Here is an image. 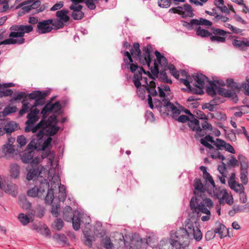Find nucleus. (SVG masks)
I'll return each instance as SVG.
<instances>
[{
  "instance_id": "nucleus-43",
  "label": "nucleus",
  "mask_w": 249,
  "mask_h": 249,
  "mask_svg": "<svg viewBox=\"0 0 249 249\" xmlns=\"http://www.w3.org/2000/svg\"><path fill=\"white\" fill-rule=\"evenodd\" d=\"M232 44L234 46L240 49L243 50L245 47L247 46L249 47V40L245 41L234 39L232 41Z\"/></svg>"
},
{
  "instance_id": "nucleus-9",
  "label": "nucleus",
  "mask_w": 249,
  "mask_h": 249,
  "mask_svg": "<svg viewBox=\"0 0 249 249\" xmlns=\"http://www.w3.org/2000/svg\"><path fill=\"white\" fill-rule=\"evenodd\" d=\"M211 190H208V194L212 197L218 199L219 204L224 205L225 203L229 205L233 203V198L231 195L229 194L226 190L219 187H214L211 185Z\"/></svg>"
},
{
  "instance_id": "nucleus-53",
  "label": "nucleus",
  "mask_w": 249,
  "mask_h": 249,
  "mask_svg": "<svg viewBox=\"0 0 249 249\" xmlns=\"http://www.w3.org/2000/svg\"><path fill=\"white\" fill-rule=\"evenodd\" d=\"M166 69H164L163 70H161L160 72H159L160 78L164 82L167 83H171L172 81L170 78H168L167 74L165 72Z\"/></svg>"
},
{
  "instance_id": "nucleus-54",
  "label": "nucleus",
  "mask_w": 249,
  "mask_h": 249,
  "mask_svg": "<svg viewBox=\"0 0 249 249\" xmlns=\"http://www.w3.org/2000/svg\"><path fill=\"white\" fill-rule=\"evenodd\" d=\"M166 69L169 70L171 74L173 75L176 78H178L179 74L178 71L176 70L174 65L173 64H169L166 67Z\"/></svg>"
},
{
  "instance_id": "nucleus-60",
  "label": "nucleus",
  "mask_w": 249,
  "mask_h": 249,
  "mask_svg": "<svg viewBox=\"0 0 249 249\" xmlns=\"http://www.w3.org/2000/svg\"><path fill=\"white\" fill-rule=\"evenodd\" d=\"M158 4L160 7L166 8L170 6L171 1L170 0H159Z\"/></svg>"
},
{
  "instance_id": "nucleus-45",
  "label": "nucleus",
  "mask_w": 249,
  "mask_h": 249,
  "mask_svg": "<svg viewBox=\"0 0 249 249\" xmlns=\"http://www.w3.org/2000/svg\"><path fill=\"white\" fill-rule=\"evenodd\" d=\"M35 107H36L33 106V105H31L29 103H23L22 106V108L19 112V114L20 115H22L29 111H31V110L33 109V108Z\"/></svg>"
},
{
  "instance_id": "nucleus-51",
  "label": "nucleus",
  "mask_w": 249,
  "mask_h": 249,
  "mask_svg": "<svg viewBox=\"0 0 249 249\" xmlns=\"http://www.w3.org/2000/svg\"><path fill=\"white\" fill-rule=\"evenodd\" d=\"M53 238L55 239L58 242L62 243L63 244H66L67 243V238L66 236L62 233H55Z\"/></svg>"
},
{
  "instance_id": "nucleus-30",
  "label": "nucleus",
  "mask_w": 249,
  "mask_h": 249,
  "mask_svg": "<svg viewBox=\"0 0 249 249\" xmlns=\"http://www.w3.org/2000/svg\"><path fill=\"white\" fill-rule=\"evenodd\" d=\"M194 79L196 81L195 86L200 89L204 88L205 82L208 80L207 77L201 73L195 75Z\"/></svg>"
},
{
  "instance_id": "nucleus-7",
  "label": "nucleus",
  "mask_w": 249,
  "mask_h": 249,
  "mask_svg": "<svg viewBox=\"0 0 249 249\" xmlns=\"http://www.w3.org/2000/svg\"><path fill=\"white\" fill-rule=\"evenodd\" d=\"M58 122L55 114L51 115L47 119L45 118L44 123L41 126L36 137L38 138V139H42L44 136L46 128H47L46 132L48 135L51 136H54L60 129V127L57 126Z\"/></svg>"
},
{
  "instance_id": "nucleus-1",
  "label": "nucleus",
  "mask_w": 249,
  "mask_h": 249,
  "mask_svg": "<svg viewBox=\"0 0 249 249\" xmlns=\"http://www.w3.org/2000/svg\"><path fill=\"white\" fill-rule=\"evenodd\" d=\"M126 68L134 73L133 82L137 89L138 96L141 99H144L147 90L148 93V103L149 107L153 109L154 105L151 96H155L158 94L156 89V85L154 81L158 77L159 73L156 64L153 68H151V72L145 71L142 67H139L137 63L126 64Z\"/></svg>"
},
{
  "instance_id": "nucleus-24",
  "label": "nucleus",
  "mask_w": 249,
  "mask_h": 249,
  "mask_svg": "<svg viewBox=\"0 0 249 249\" xmlns=\"http://www.w3.org/2000/svg\"><path fill=\"white\" fill-rule=\"evenodd\" d=\"M198 130H192L193 131L196 132V135L199 136V137H202L204 136L206 134L205 130L208 129L210 130H212L213 129V126L210 123H208L206 120L203 121V123L201 124V127H200V123L198 121Z\"/></svg>"
},
{
  "instance_id": "nucleus-42",
  "label": "nucleus",
  "mask_w": 249,
  "mask_h": 249,
  "mask_svg": "<svg viewBox=\"0 0 249 249\" xmlns=\"http://www.w3.org/2000/svg\"><path fill=\"white\" fill-rule=\"evenodd\" d=\"M72 209L70 206L65 207L63 210V216L65 221H69L72 220Z\"/></svg>"
},
{
  "instance_id": "nucleus-11",
  "label": "nucleus",
  "mask_w": 249,
  "mask_h": 249,
  "mask_svg": "<svg viewBox=\"0 0 249 249\" xmlns=\"http://www.w3.org/2000/svg\"><path fill=\"white\" fill-rule=\"evenodd\" d=\"M215 82V81L213 83H210V85L207 88V92L209 95L214 96L218 94L225 97L232 98L235 100H238L237 96L234 92L231 90L226 89L217 86Z\"/></svg>"
},
{
  "instance_id": "nucleus-63",
  "label": "nucleus",
  "mask_w": 249,
  "mask_h": 249,
  "mask_svg": "<svg viewBox=\"0 0 249 249\" xmlns=\"http://www.w3.org/2000/svg\"><path fill=\"white\" fill-rule=\"evenodd\" d=\"M27 95L24 92H18L14 95L13 100H19L25 98Z\"/></svg>"
},
{
  "instance_id": "nucleus-47",
  "label": "nucleus",
  "mask_w": 249,
  "mask_h": 249,
  "mask_svg": "<svg viewBox=\"0 0 249 249\" xmlns=\"http://www.w3.org/2000/svg\"><path fill=\"white\" fill-rule=\"evenodd\" d=\"M2 152L6 154H13L15 152L14 146L12 144L6 143L2 147Z\"/></svg>"
},
{
  "instance_id": "nucleus-16",
  "label": "nucleus",
  "mask_w": 249,
  "mask_h": 249,
  "mask_svg": "<svg viewBox=\"0 0 249 249\" xmlns=\"http://www.w3.org/2000/svg\"><path fill=\"white\" fill-rule=\"evenodd\" d=\"M90 222L91 219L89 216L79 211L76 213V214H74L72 217V226L75 231L80 229L81 223L90 227Z\"/></svg>"
},
{
  "instance_id": "nucleus-13",
  "label": "nucleus",
  "mask_w": 249,
  "mask_h": 249,
  "mask_svg": "<svg viewBox=\"0 0 249 249\" xmlns=\"http://www.w3.org/2000/svg\"><path fill=\"white\" fill-rule=\"evenodd\" d=\"M48 183L49 187L47 188L48 192L45 197V202L46 204H50L54 198L53 191L60 183V176L58 174L54 173L51 178H49Z\"/></svg>"
},
{
  "instance_id": "nucleus-64",
  "label": "nucleus",
  "mask_w": 249,
  "mask_h": 249,
  "mask_svg": "<svg viewBox=\"0 0 249 249\" xmlns=\"http://www.w3.org/2000/svg\"><path fill=\"white\" fill-rule=\"evenodd\" d=\"M229 18L227 17L223 16L220 15H216L214 16L213 20L215 22H217L219 20H221L223 22H226L229 20Z\"/></svg>"
},
{
  "instance_id": "nucleus-39",
  "label": "nucleus",
  "mask_w": 249,
  "mask_h": 249,
  "mask_svg": "<svg viewBox=\"0 0 249 249\" xmlns=\"http://www.w3.org/2000/svg\"><path fill=\"white\" fill-rule=\"evenodd\" d=\"M10 172L11 176L13 178L18 177L20 173V167L17 164H13L10 165Z\"/></svg>"
},
{
  "instance_id": "nucleus-5",
  "label": "nucleus",
  "mask_w": 249,
  "mask_h": 249,
  "mask_svg": "<svg viewBox=\"0 0 249 249\" xmlns=\"http://www.w3.org/2000/svg\"><path fill=\"white\" fill-rule=\"evenodd\" d=\"M213 145L209 149H206L207 156L213 159L221 161L225 160V157L222 153L223 150L232 154L235 153V150L231 145L220 139L216 138L213 142Z\"/></svg>"
},
{
  "instance_id": "nucleus-28",
  "label": "nucleus",
  "mask_w": 249,
  "mask_h": 249,
  "mask_svg": "<svg viewBox=\"0 0 249 249\" xmlns=\"http://www.w3.org/2000/svg\"><path fill=\"white\" fill-rule=\"evenodd\" d=\"M83 6L79 5L76 7H74L73 6H70L69 8L72 10L71 14L72 18L75 20H80L84 18V13L82 11Z\"/></svg>"
},
{
  "instance_id": "nucleus-38",
  "label": "nucleus",
  "mask_w": 249,
  "mask_h": 249,
  "mask_svg": "<svg viewBox=\"0 0 249 249\" xmlns=\"http://www.w3.org/2000/svg\"><path fill=\"white\" fill-rule=\"evenodd\" d=\"M57 188L58 189L59 195L58 199L60 201H64L67 196L66 194V187L64 185H61L60 183L57 186Z\"/></svg>"
},
{
  "instance_id": "nucleus-44",
  "label": "nucleus",
  "mask_w": 249,
  "mask_h": 249,
  "mask_svg": "<svg viewBox=\"0 0 249 249\" xmlns=\"http://www.w3.org/2000/svg\"><path fill=\"white\" fill-rule=\"evenodd\" d=\"M19 204L24 209L28 210L30 209L31 204L29 202L25 196H19Z\"/></svg>"
},
{
  "instance_id": "nucleus-23",
  "label": "nucleus",
  "mask_w": 249,
  "mask_h": 249,
  "mask_svg": "<svg viewBox=\"0 0 249 249\" xmlns=\"http://www.w3.org/2000/svg\"><path fill=\"white\" fill-rule=\"evenodd\" d=\"M212 33L214 36H211L210 39L213 42H224L227 36L226 32L221 29L213 28Z\"/></svg>"
},
{
  "instance_id": "nucleus-31",
  "label": "nucleus",
  "mask_w": 249,
  "mask_h": 249,
  "mask_svg": "<svg viewBox=\"0 0 249 249\" xmlns=\"http://www.w3.org/2000/svg\"><path fill=\"white\" fill-rule=\"evenodd\" d=\"M217 170L220 174L218 175V178L222 184H225L226 178L227 176V171L226 164L224 162H222L221 165L218 166Z\"/></svg>"
},
{
  "instance_id": "nucleus-8",
  "label": "nucleus",
  "mask_w": 249,
  "mask_h": 249,
  "mask_svg": "<svg viewBox=\"0 0 249 249\" xmlns=\"http://www.w3.org/2000/svg\"><path fill=\"white\" fill-rule=\"evenodd\" d=\"M39 110L36 108L31 110L27 116V120L25 123V131L26 132H32L34 133H37L41 126L43 124L45 116H43V119L36 125L35 123L39 120L38 114Z\"/></svg>"
},
{
  "instance_id": "nucleus-41",
  "label": "nucleus",
  "mask_w": 249,
  "mask_h": 249,
  "mask_svg": "<svg viewBox=\"0 0 249 249\" xmlns=\"http://www.w3.org/2000/svg\"><path fill=\"white\" fill-rule=\"evenodd\" d=\"M213 137L210 135H206L204 138L200 139V142L202 144L207 147V149H209L213 145L209 144V142H212L213 144Z\"/></svg>"
},
{
  "instance_id": "nucleus-59",
  "label": "nucleus",
  "mask_w": 249,
  "mask_h": 249,
  "mask_svg": "<svg viewBox=\"0 0 249 249\" xmlns=\"http://www.w3.org/2000/svg\"><path fill=\"white\" fill-rule=\"evenodd\" d=\"M197 23L196 25H205L206 26H210L212 25V22L209 20L203 18H200L197 19Z\"/></svg>"
},
{
  "instance_id": "nucleus-61",
  "label": "nucleus",
  "mask_w": 249,
  "mask_h": 249,
  "mask_svg": "<svg viewBox=\"0 0 249 249\" xmlns=\"http://www.w3.org/2000/svg\"><path fill=\"white\" fill-rule=\"evenodd\" d=\"M17 142L21 147L26 145L27 143V140L23 135H20L18 136L17 138Z\"/></svg>"
},
{
  "instance_id": "nucleus-35",
  "label": "nucleus",
  "mask_w": 249,
  "mask_h": 249,
  "mask_svg": "<svg viewBox=\"0 0 249 249\" xmlns=\"http://www.w3.org/2000/svg\"><path fill=\"white\" fill-rule=\"evenodd\" d=\"M200 169L203 172V176L205 182H209L211 185L214 187V181L211 175L207 171V167L204 166L200 167Z\"/></svg>"
},
{
  "instance_id": "nucleus-34",
  "label": "nucleus",
  "mask_w": 249,
  "mask_h": 249,
  "mask_svg": "<svg viewBox=\"0 0 249 249\" xmlns=\"http://www.w3.org/2000/svg\"><path fill=\"white\" fill-rule=\"evenodd\" d=\"M214 231L215 233H218L221 239L227 236V229L226 226L222 224L219 223L216 227L214 228Z\"/></svg>"
},
{
  "instance_id": "nucleus-17",
  "label": "nucleus",
  "mask_w": 249,
  "mask_h": 249,
  "mask_svg": "<svg viewBox=\"0 0 249 249\" xmlns=\"http://www.w3.org/2000/svg\"><path fill=\"white\" fill-rule=\"evenodd\" d=\"M169 12L179 14L182 18H193L195 14L194 10L189 4H185L182 6H178L170 9Z\"/></svg>"
},
{
  "instance_id": "nucleus-58",
  "label": "nucleus",
  "mask_w": 249,
  "mask_h": 249,
  "mask_svg": "<svg viewBox=\"0 0 249 249\" xmlns=\"http://www.w3.org/2000/svg\"><path fill=\"white\" fill-rule=\"evenodd\" d=\"M64 226V223L61 218H57L54 222L53 228L57 231H60Z\"/></svg>"
},
{
  "instance_id": "nucleus-4",
  "label": "nucleus",
  "mask_w": 249,
  "mask_h": 249,
  "mask_svg": "<svg viewBox=\"0 0 249 249\" xmlns=\"http://www.w3.org/2000/svg\"><path fill=\"white\" fill-rule=\"evenodd\" d=\"M152 49L150 45H147L144 47L142 51L143 53L142 55L141 54V50L140 49V45L138 43H134L133 48L130 50V53L128 51H122V53L125 56H127V58H124V61L126 67V64H131L133 63V59L139 60L140 63L143 65H147L148 68L150 67L151 63V58L150 57V52Z\"/></svg>"
},
{
  "instance_id": "nucleus-56",
  "label": "nucleus",
  "mask_w": 249,
  "mask_h": 249,
  "mask_svg": "<svg viewBox=\"0 0 249 249\" xmlns=\"http://www.w3.org/2000/svg\"><path fill=\"white\" fill-rule=\"evenodd\" d=\"M103 230L102 224L100 222H97L94 226V233L98 236L101 235V231Z\"/></svg>"
},
{
  "instance_id": "nucleus-62",
  "label": "nucleus",
  "mask_w": 249,
  "mask_h": 249,
  "mask_svg": "<svg viewBox=\"0 0 249 249\" xmlns=\"http://www.w3.org/2000/svg\"><path fill=\"white\" fill-rule=\"evenodd\" d=\"M241 87L245 94L249 96V79L247 80L246 82L242 83Z\"/></svg>"
},
{
  "instance_id": "nucleus-12",
  "label": "nucleus",
  "mask_w": 249,
  "mask_h": 249,
  "mask_svg": "<svg viewBox=\"0 0 249 249\" xmlns=\"http://www.w3.org/2000/svg\"><path fill=\"white\" fill-rule=\"evenodd\" d=\"M53 171L43 166H38L37 168L33 167L28 171L26 178L28 180H31L38 176L41 178H45L47 176L48 179L49 180V178H51L53 177L52 174H54Z\"/></svg>"
},
{
  "instance_id": "nucleus-46",
  "label": "nucleus",
  "mask_w": 249,
  "mask_h": 249,
  "mask_svg": "<svg viewBox=\"0 0 249 249\" xmlns=\"http://www.w3.org/2000/svg\"><path fill=\"white\" fill-rule=\"evenodd\" d=\"M229 185L231 189L234 190L237 193H239L245 190L243 184L237 182L229 184Z\"/></svg>"
},
{
  "instance_id": "nucleus-21",
  "label": "nucleus",
  "mask_w": 249,
  "mask_h": 249,
  "mask_svg": "<svg viewBox=\"0 0 249 249\" xmlns=\"http://www.w3.org/2000/svg\"><path fill=\"white\" fill-rule=\"evenodd\" d=\"M34 152L33 151H27L21 155L22 161L24 163H31L32 166L37 165L39 163V159L37 157L34 158Z\"/></svg>"
},
{
  "instance_id": "nucleus-33",
  "label": "nucleus",
  "mask_w": 249,
  "mask_h": 249,
  "mask_svg": "<svg viewBox=\"0 0 249 249\" xmlns=\"http://www.w3.org/2000/svg\"><path fill=\"white\" fill-rule=\"evenodd\" d=\"M68 11L66 10H61L56 12V16L59 18V22L63 25L64 22L69 20L70 18L68 16Z\"/></svg>"
},
{
  "instance_id": "nucleus-36",
  "label": "nucleus",
  "mask_w": 249,
  "mask_h": 249,
  "mask_svg": "<svg viewBox=\"0 0 249 249\" xmlns=\"http://www.w3.org/2000/svg\"><path fill=\"white\" fill-rule=\"evenodd\" d=\"M90 229L89 227H86L83 231V234L86 238L85 244L88 246H91L92 243V239L93 237L90 234L89 231Z\"/></svg>"
},
{
  "instance_id": "nucleus-22",
  "label": "nucleus",
  "mask_w": 249,
  "mask_h": 249,
  "mask_svg": "<svg viewBox=\"0 0 249 249\" xmlns=\"http://www.w3.org/2000/svg\"><path fill=\"white\" fill-rule=\"evenodd\" d=\"M53 19H50L39 22L37 25V32L39 34H45L53 30Z\"/></svg>"
},
{
  "instance_id": "nucleus-26",
  "label": "nucleus",
  "mask_w": 249,
  "mask_h": 249,
  "mask_svg": "<svg viewBox=\"0 0 249 249\" xmlns=\"http://www.w3.org/2000/svg\"><path fill=\"white\" fill-rule=\"evenodd\" d=\"M155 54L157 60V62H154V66H151L150 69L151 68H153L155 66V64H156L158 69H159L158 64H160L161 67L163 69H166V67L168 66V62L166 58L162 55L158 51H156L155 52Z\"/></svg>"
},
{
  "instance_id": "nucleus-40",
  "label": "nucleus",
  "mask_w": 249,
  "mask_h": 249,
  "mask_svg": "<svg viewBox=\"0 0 249 249\" xmlns=\"http://www.w3.org/2000/svg\"><path fill=\"white\" fill-rule=\"evenodd\" d=\"M30 214H24L20 213L18 214V218L20 222L24 226L27 225L30 223L31 217H30Z\"/></svg>"
},
{
  "instance_id": "nucleus-49",
  "label": "nucleus",
  "mask_w": 249,
  "mask_h": 249,
  "mask_svg": "<svg viewBox=\"0 0 249 249\" xmlns=\"http://www.w3.org/2000/svg\"><path fill=\"white\" fill-rule=\"evenodd\" d=\"M196 35L198 36L205 37L210 36L212 34L208 30L202 29L201 27H198L196 30Z\"/></svg>"
},
{
  "instance_id": "nucleus-18",
  "label": "nucleus",
  "mask_w": 249,
  "mask_h": 249,
  "mask_svg": "<svg viewBox=\"0 0 249 249\" xmlns=\"http://www.w3.org/2000/svg\"><path fill=\"white\" fill-rule=\"evenodd\" d=\"M48 90H34L32 92L27 94L28 97L30 99L35 101L33 105L34 107L43 105L45 102V97L49 94Z\"/></svg>"
},
{
  "instance_id": "nucleus-3",
  "label": "nucleus",
  "mask_w": 249,
  "mask_h": 249,
  "mask_svg": "<svg viewBox=\"0 0 249 249\" xmlns=\"http://www.w3.org/2000/svg\"><path fill=\"white\" fill-rule=\"evenodd\" d=\"M11 31L9 35V38L0 41L1 45L22 44L25 43V39L23 38L25 33H29L33 30L32 25H14L10 27ZM4 29L0 30V41L4 38Z\"/></svg>"
},
{
  "instance_id": "nucleus-57",
  "label": "nucleus",
  "mask_w": 249,
  "mask_h": 249,
  "mask_svg": "<svg viewBox=\"0 0 249 249\" xmlns=\"http://www.w3.org/2000/svg\"><path fill=\"white\" fill-rule=\"evenodd\" d=\"M120 236V246H122L123 245H124V249H133V248L132 246H129L128 244H127V242L125 240L124 236L122 234H119Z\"/></svg>"
},
{
  "instance_id": "nucleus-52",
  "label": "nucleus",
  "mask_w": 249,
  "mask_h": 249,
  "mask_svg": "<svg viewBox=\"0 0 249 249\" xmlns=\"http://www.w3.org/2000/svg\"><path fill=\"white\" fill-rule=\"evenodd\" d=\"M52 138L50 137H48L43 143L42 145V149L44 151L48 150V152H50V149L51 148V142Z\"/></svg>"
},
{
  "instance_id": "nucleus-19",
  "label": "nucleus",
  "mask_w": 249,
  "mask_h": 249,
  "mask_svg": "<svg viewBox=\"0 0 249 249\" xmlns=\"http://www.w3.org/2000/svg\"><path fill=\"white\" fill-rule=\"evenodd\" d=\"M48 112H53L61 114L62 113V106L59 101L52 104L50 101L41 110V113L43 116H45Z\"/></svg>"
},
{
  "instance_id": "nucleus-27",
  "label": "nucleus",
  "mask_w": 249,
  "mask_h": 249,
  "mask_svg": "<svg viewBox=\"0 0 249 249\" xmlns=\"http://www.w3.org/2000/svg\"><path fill=\"white\" fill-rule=\"evenodd\" d=\"M238 159L241 165L240 174L248 175L249 162L247 159L243 155H239Z\"/></svg>"
},
{
  "instance_id": "nucleus-50",
  "label": "nucleus",
  "mask_w": 249,
  "mask_h": 249,
  "mask_svg": "<svg viewBox=\"0 0 249 249\" xmlns=\"http://www.w3.org/2000/svg\"><path fill=\"white\" fill-rule=\"evenodd\" d=\"M17 107L16 106H7L5 107L3 110L1 112L3 116H6L11 113H15L17 111Z\"/></svg>"
},
{
  "instance_id": "nucleus-37",
  "label": "nucleus",
  "mask_w": 249,
  "mask_h": 249,
  "mask_svg": "<svg viewBox=\"0 0 249 249\" xmlns=\"http://www.w3.org/2000/svg\"><path fill=\"white\" fill-rule=\"evenodd\" d=\"M36 133L32 136L31 142L27 145L26 148L29 151H33L36 148V145L39 144L42 139H38Z\"/></svg>"
},
{
  "instance_id": "nucleus-29",
  "label": "nucleus",
  "mask_w": 249,
  "mask_h": 249,
  "mask_svg": "<svg viewBox=\"0 0 249 249\" xmlns=\"http://www.w3.org/2000/svg\"><path fill=\"white\" fill-rule=\"evenodd\" d=\"M179 234L178 241L177 246L178 247L177 249H191L190 247V241L189 240L188 236H186L185 237L182 236L181 234Z\"/></svg>"
},
{
  "instance_id": "nucleus-6",
  "label": "nucleus",
  "mask_w": 249,
  "mask_h": 249,
  "mask_svg": "<svg viewBox=\"0 0 249 249\" xmlns=\"http://www.w3.org/2000/svg\"><path fill=\"white\" fill-rule=\"evenodd\" d=\"M159 95L162 99V101L159 102V106L160 111L162 110L171 112L173 115H178L180 113V109L171 103L170 101L165 99V96H167L170 91L169 87L166 85H160L158 87Z\"/></svg>"
},
{
  "instance_id": "nucleus-14",
  "label": "nucleus",
  "mask_w": 249,
  "mask_h": 249,
  "mask_svg": "<svg viewBox=\"0 0 249 249\" xmlns=\"http://www.w3.org/2000/svg\"><path fill=\"white\" fill-rule=\"evenodd\" d=\"M179 234L178 230H172L170 231L169 238H164L161 240L159 243L160 249H174L177 246L178 241Z\"/></svg>"
},
{
  "instance_id": "nucleus-2",
  "label": "nucleus",
  "mask_w": 249,
  "mask_h": 249,
  "mask_svg": "<svg viewBox=\"0 0 249 249\" xmlns=\"http://www.w3.org/2000/svg\"><path fill=\"white\" fill-rule=\"evenodd\" d=\"M195 196L192 197L190 202V206L193 213L196 214L197 218H200L203 222L209 221L211 217L210 210L213 206V202L210 198L205 197L206 193L211 190V185H203L201 180L195 178L194 180Z\"/></svg>"
},
{
  "instance_id": "nucleus-25",
  "label": "nucleus",
  "mask_w": 249,
  "mask_h": 249,
  "mask_svg": "<svg viewBox=\"0 0 249 249\" xmlns=\"http://www.w3.org/2000/svg\"><path fill=\"white\" fill-rule=\"evenodd\" d=\"M181 111L185 112L186 114H188L190 116V120L188 121V126L191 130H198V120L195 117V116L193 115L190 111L187 109H183V108L181 107Z\"/></svg>"
},
{
  "instance_id": "nucleus-20",
  "label": "nucleus",
  "mask_w": 249,
  "mask_h": 249,
  "mask_svg": "<svg viewBox=\"0 0 249 249\" xmlns=\"http://www.w3.org/2000/svg\"><path fill=\"white\" fill-rule=\"evenodd\" d=\"M40 5L41 1L40 0H36V1L34 0H29L23 3L24 6L22 9L26 12H29L33 9L39 8V9H37V12L38 13L43 11L45 9V6L42 5L40 6Z\"/></svg>"
},
{
  "instance_id": "nucleus-10",
  "label": "nucleus",
  "mask_w": 249,
  "mask_h": 249,
  "mask_svg": "<svg viewBox=\"0 0 249 249\" xmlns=\"http://www.w3.org/2000/svg\"><path fill=\"white\" fill-rule=\"evenodd\" d=\"M197 226L198 224L196 222L193 223L189 220L185 225V228H180L178 230V233L181 234L185 237L186 236H188L190 241L193 237L196 241H199L202 239V234Z\"/></svg>"
},
{
  "instance_id": "nucleus-55",
  "label": "nucleus",
  "mask_w": 249,
  "mask_h": 249,
  "mask_svg": "<svg viewBox=\"0 0 249 249\" xmlns=\"http://www.w3.org/2000/svg\"><path fill=\"white\" fill-rule=\"evenodd\" d=\"M197 19H192L189 22L184 21L183 26L188 30H192L194 25L197 23Z\"/></svg>"
},
{
  "instance_id": "nucleus-48",
  "label": "nucleus",
  "mask_w": 249,
  "mask_h": 249,
  "mask_svg": "<svg viewBox=\"0 0 249 249\" xmlns=\"http://www.w3.org/2000/svg\"><path fill=\"white\" fill-rule=\"evenodd\" d=\"M102 244L106 249H114L113 244L111 243L110 238L107 236L102 239Z\"/></svg>"
},
{
  "instance_id": "nucleus-32",
  "label": "nucleus",
  "mask_w": 249,
  "mask_h": 249,
  "mask_svg": "<svg viewBox=\"0 0 249 249\" xmlns=\"http://www.w3.org/2000/svg\"><path fill=\"white\" fill-rule=\"evenodd\" d=\"M3 124L6 133L8 134L14 132L18 126V124L15 122L9 120L5 121Z\"/></svg>"
},
{
  "instance_id": "nucleus-15",
  "label": "nucleus",
  "mask_w": 249,
  "mask_h": 249,
  "mask_svg": "<svg viewBox=\"0 0 249 249\" xmlns=\"http://www.w3.org/2000/svg\"><path fill=\"white\" fill-rule=\"evenodd\" d=\"M49 187V183L47 181V179L44 178L43 180L41 181L39 187L37 186H34L27 191V194L28 196L32 197H38L41 198L44 197L45 192Z\"/></svg>"
}]
</instances>
